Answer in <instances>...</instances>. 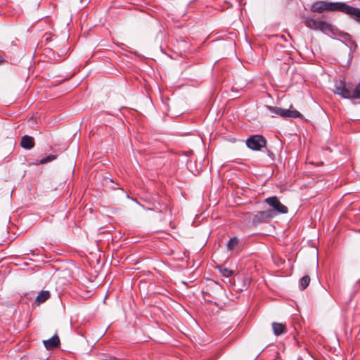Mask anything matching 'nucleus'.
<instances>
[{
  "label": "nucleus",
  "instance_id": "obj_6",
  "mask_svg": "<svg viewBox=\"0 0 360 360\" xmlns=\"http://www.w3.org/2000/svg\"><path fill=\"white\" fill-rule=\"evenodd\" d=\"M266 141L262 135H253L246 141L247 146L253 150H260L266 146Z\"/></svg>",
  "mask_w": 360,
  "mask_h": 360
},
{
  "label": "nucleus",
  "instance_id": "obj_18",
  "mask_svg": "<svg viewBox=\"0 0 360 360\" xmlns=\"http://www.w3.org/2000/svg\"><path fill=\"white\" fill-rule=\"evenodd\" d=\"M103 360H120V359H117L115 357H110L109 359H103Z\"/></svg>",
  "mask_w": 360,
  "mask_h": 360
},
{
  "label": "nucleus",
  "instance_id": "obj_1",
  "mask_svg": "<svg viewBox=\"0 0 360 360\" xmlns=\"http://www.w3.org/2000/svg\"><path fill=\"white\" fill-rule=\"evenodd\" d=\"M334 92L344 98L360 99V82L354 88L353 85L340 80L335 83Z\"/></svg>",
  "mask_w": 360,
  "mask_h": 360
},
{
  "label": "nucleus",
  "instance_id": "obj_16",
  "mask_svg": "<svg viewBox=\"0 0 360 360\" xmlns=\"http://www.w3.org/2000/svg\"><path fill=\"white\" fill-rule=\"evenodd\" d=\"M219 271L226 277H230L233 274V271L226 267H219Z\"/></svg>",
  "mask_w": 360,
  "mask_h": 360
},
{
  "label": "nucleus",
  "instance_id": "obj_13",
  "mask_svg": "<svg viewBox=\"0 0 360 360\" xmlns=\"http://www.w3.org/2000/svg\"><path fill=\"white\" fill-rule=\"evenodd\" d=\"M239 243V240L237 237L231 238L226 243V248L229 251H233Z\"/></svg>",
  "mask_w": 360,
  "mask_h": 360
},
{
  "label": "nucleus",
  "instance_id": "obj_7",
  "mask_svg": "<svg viewBox=\"0 0 360 360\" xmlns=\"http://www.w3.org/2000/svg\"><path fill=\"white\" fill-rule=\"evenodd\" d=\"M274 217V212L270 210H264L258 212L252 217V221L256 224L262 223L266 220L271 219Z\"/></svg>",
  "mask_w": 360,
  "mask_h": 360
},
{
  "label": "nucleus",
  "instance_id": "obj_12",
  "mask_svg": "<svg viewBox=\"0 0 360 360\" xmlns=\"http://www.w3.org/2000/svg\"><path fill=\"white\" fill-rule=\"evenodd\" d=\"M272 329L274 334L278 336L286 332L285 325L281 323L274 322L272 323Z\"/></svg>",
  "mask_w": 360,
  "mask_h": 360
},
{
  "label": "nucleus",
  "instance_id": "obj_15",
  "mask_svg": "<svg viewBox=\"0 0 360 360\" xmlns=\"http://www.w3.org/2000/svg\"><path fill=\"white\" fill-rule=\"evenodd\" d=\"M57 158V155H47L46 157L45 158H43L40 160V163L41 164H46L48 162H50L54 160H56Z\"/></svg>",
  "mask_w": 360,
  "mask_h": 360
},
{
  "label": "nucleus",
  "instance_id": "obj_11",
  "mask_svg": "<svg viewBox=\"0 0 360 360\" xmlns=\"http://www.w3.org/2000/svg\"><path fill=\"white\" fill-rule=\"evenodd\" d=\"M51 294L48 290H42L41 291L38 295L37 296L34 303L37 305H39L44 302H45L47 300L50 298Z\"/></svg>",
  "mask_w": 360,
  "mask_h": 360
},
{
  "label": "nucleus",
  "instance_id": "obj_2",
  "mask_svg": "<svg viewBox=\"0 0 360 360\" xmlns=\"http://www.w3.org/2000/svg\"><path fill=\"white\" fill-rule=\"evenodd\" d=\"M344 3L341 2H326L319 1L314 2L311 6V11L314 13H323V11H342Z\"/></svg>",
  "mask_w": 360,
  "mask_h": 360
},
{
  "label": "nucleus",
  "instance_id": "obj_3",
  "mask_svg": "<svg viewBox=\"0 0 360 360\" xmlns=\"http://www.w3.org/2000/svg\"><path fill=\"white\" fill-rule=\"evenodd\" d=\"M269 111L273 114V117L278 116L284 119L288 118H302L303 115L297 110L294 109L292 105L289 109H283L278 107H268Z\"/></svg>",
  "mask_w": 360,
  "mask_h": 360
},
{
  "label": "nucleus",
  "instance_id": "obj_17",
  "mask_svg": "<svg viewBox=\"0 0 360 360\" xmlns=\"http://www.w3.org/2000/svg\"><path fill=\"white\" fill-rule=\"evenodd\" d=\"M153 207H150L149 210H159V211H162V207H161V205L160 204V202H153Z\"/></svg>",
  "mask_w": 360,
  "mask_h": 360
},
{
  "label": "nucleus",
  "instance_id": "obj_5",
  "mask_svg": "<svg viewBox=\"0 0 360 360\" xmlns=\"http://www.w3.org/2000/svg\"><path fill=\"white\" fill-rule=\"evenodd\" d=\"M264 202L272 207L269 210L274 212V217L277 214H286L288 211V207L283 205L276 196L267 198L264 200Z\"/></svg>",
  "mask_w": 360,
  "mask_h": 360
},
{
  "label": "nucleus",
  "instance_id": "obj_4",
  "mask_svg": "<svg viewBox=\"0 0 360 360\" xmlns=\"http://www.w3.org/2000/svg\"><path fill=\"white\" fill-rule=\"evenodd\" d=\"M304 22L307 27L314 30H321L322 32H333V26L323 20H316L312 18H306Z\"/></svg>",
  "mask_w": 360,
  "mask_h": 360
},
{
  "label": "nucleus",
  "instance_id": "obj_8",
  "mask_svg": "<svg viewBox=\"0 0 360 360\" xmlns=\"http://www.w3.org/2000/svg\"><path fill=\"white\" fill-rule=\"evenodd\" d=\"M342 12L350 15L352 16L358 22L360 23V9L350 6L344 3V6Z\"/></svg>",
  "mask_w": 360,
  "mask_h": 360
},
{
  "label": "nucleus",
  "instance_id": "obj_10",
  "mask_svg": "<svg viewBox=\"0 0 360 360\" xmlns=\"http://www.w3.org/2000/svg\"><path fill=\"white\" fill-rule=\"evenodd\" d=\"M20 145L23 148L27 150L32 148L34 146V141L33 137L28 135H25L22 137Z\"/></svg>",
  "mask_w": 360,
  "mask_h": 360
},
{
  "label": "nucleus",
  "instance_id": "obj_19",
  "mask_svg": "<svg viewBox=\"0 0 360 360\" xmlns=\"http://www.w3.org/2000/svg\"><path fill=\"white\" fill-rule=\"evenodd\" d=\"M4 61V59L0 56V64H1Z\"/></svg>",
  "mask_w": 360,
  "mask_h": 360
},
{
  "label": "nucleus",
  "instance_id": "obj_9",
  "mask_svg": "<svg viewBox=\"0 0 360 360\" xmlns=\"http://www.w3.org/2000/svg\"><path fill=\"white\" fill-rule=\"evenodd\" d=\"M44 347L49 349H53L54 348H56L60 345V339L59 337L57 335H54L52 338H51L49 340H44L43 341Z\"/></svg>",
  "mask_w": 360,
  "mask_h": 360
},
{
  "label": "nucleus",
  "instance_id": "obj_14",
  "mask_svg": "<svg viewBox=\"0 0 360 360\" xmlns=\"http://www.w3.org/2000/svg\"><path fill=\"white\" fill-rule=\"evenodd\" d=\"M310 283V278L309 276L306 275L303 276L300 281V287L302 290H304L308 287Z\"/></svg>",
  "mask_w": 360,
  "mask_h": 360
}]
</instances>
